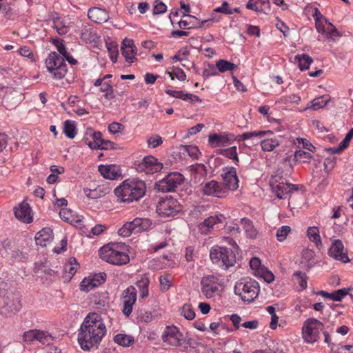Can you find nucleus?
Segmentation results:
<instances>
[{
    "instance_id": "obj_37",
    "label": "nucleus",
    "mask_w": 353,
    "mask_h": 353,
    "mask_svg": "<svg viewBox=\"0 0 353 353\" xmlns=\"http://www.w3.org/2000/svg\"><path fill=\"white\" fill-rule=\"evenodd\" d=\"M307 233L310 240L314 242L317 247L322 245L319 230L316 227H310Z\"/></svg>"
},
{
    "instance_id": "obj_17",
    "label": "nucleus",
    "mask_w": 353,
    "mask_h": 353,
    "mask_svg": "<svg viewBox=\"0 0 353 353\" xmlns=\"http://www.w3.org/2000/svg\"><path fill=\"white\" fill-rule=\"evenodd\" d=\"M123 297V313L125 316H129L132 312L133 305L137 301V291L133 286H129L125 291Z\"/></svg>"
},
{
    "instance_id": "obj_59",
    "label": "nucleus",
    "mask_w": 353,
    "mask_h": 353,
    "mask_svg": "<svg viewBox=\"0 0 353 353\" xmlns=\"http://www.w3.org/2000/svg\"><path fill=\"white\" fill-rule=\"evenodd\" d=\"M54 28L60 35H64L69 31V28L67 26L63 25L59 20L54 21Z\"/></svg>"
},
{
    "instance_id": "obj_13",
    "label": "nucleus",
    "mask_w": 353,
    "mask_h": 353,
    "mask_svg": "<svg viewBox=\"0 0 353 353\" xmlns=\"http://www.w3.org/2000/svg\"><path fill=\"white\" fill-rule=\"evenodd\" d=\"M181 210V205L176 199L172 196L166 197L160 201L157 206V212L163 217L174 216Z\"/></svg>"
},
{
    "instance_id": "obj_9",
    "label": "nucleus",
    "mask_w": 353,
    "mask_h": 353,
    "mask_svg": "<svg viewBox=\"0 0 353 353\" xmlns=\"http://www.w3.org/2000/svg\"><path fill=\"white\" fill-rule=\"evenodd\" d=\"M324 325L320 321L310 318L307 319L303 326L302 334L305 341L314 343L318 341L320 332L323 330Z\"/></svg>"
},
{
    "instance_id": "obj_18",
    "label": "nucleus",
    "mask_w": 353,
    "mask_h": 353,
    "mask_svg": "<svg viewBox=\"0 0 353 353\" xmlns=\"http://www.w3.org/2000/svg\"><path fill=\"white\" fill-rule=\"evenodd\" d=\"M202 192L207 196L222 197L225 194V188L221 183L212 180L203 185Z\"/></svg>"
},
{
    "instance_id": "obj_57",
    "label": "nucleus",
    "mask_w": 353,
    "mask_h": 353,
    "mask_svg": "<svg viewBox=\"0 0 353 353\" xmlns=\"http://www.w3.org/2000/svg\"><path fill=\"white\" fill-rule=\"evenodd\" d=\"M260 12L265 14H269L271 10L270 0H258Z\"/></svg>"
},
{
    "instance_id": "obj_8",
    "label": "nucleus",
    "mask_w": 353,
    "mask_h": 353,
    "mask_svg": "<svg viewBox=\"0 0 353 353\" xmlns=\"http://www.w3.org/2000/svg\"><path fill=\"white\" fill-rule=\"evenodd\" d=\"M21 300L18 294L8 292L0 294V313L9 316L21 309Z\"/></svg>"
},
{
    "instance_id": "obj_33",
    "label": "nucleus",
    "mask_w": 353,
    "mask_h": 353,
    "mask_svg": "<svg viewBox=\"0 0 353 353\" xmlns=\"http://www.w3.org/2000/svg\"><path fill=\"white\" fill-rule=\"evenodd\" d=\"M96 37L95 32L90 26H84L81 32V39L86 42H92L94 41Z\"/></svg>"
},
{
    "instance_id": "obj_28",
    "label": "nucleus",
    "mask_w": 353,
    "mask_h": 353,
    "mask_svg": "<svg viewBox=\"0 0 353 353\" xmlns=\"http://www.w3.org/2000/svg\"><path fill=\"white\" fill-rule=\"evenodd\" d=\"M79 266V265L76 259L74 257L70 258L69 263L65 264L63 267V277L70 280L76 273Z\"/></svg>"
},
{
    "instance_id": "obj_52",
    "label": "nucleus",
    "mask_w": 353,
    "mask_h": 353,
    "mask_svg": "<svg viewBox=\"0 0 353 353\" xmlns=\"http://www.w3.org/2000/svg\"><path fill=\"white\" fill-rule=\"evenodd\" d=\"M52 340V336L48 332L37 330V341L44 345L49 344Z\"/></svg>"
},
{
    "instance_id": "obj_2",
    "label": "nucleus",
    "mask_w": 353,
    "mask_h": 353,
    "mask_svg": "<svg viewBox=\"0 0 353 353\" xmlns=\"http://www.w3.org/2000/svg\"><path fill=\"white\" fill-rule=\"evenodd\" d=\"M146 186L141 180L127 179L122 184L115 188L114 194L118 201L124 203H130L138 201L145 193Z\"/></svg>"
},
{
    "instance_id": "obj_47",
    "label": "nucleus",
    "mask_w": 353,
    "mask_h": 353,
    "mask_svg": "<svg viewBox=\"0 0 353 353\" xmlns=\"http://www.w3.org/2000/svg\"><path fill=\"white\" fill-rule=\"evenodd\" d=\"M84 194L85 196L92 199H96L101 197L103 195L105 194L101 188H97L94 190H90L88 188H85L83 190Z\"/></svg>"
},
{
    "instance_id": "obj_48",
    "label": "nucleus",
    "mask_w": 353,
    "mask_h": 353,
    "mask_svg": "<svg viewBox=\"0 0 353 353\" xmlns=\"http://www.w3.org/2000/svg\"><path fill=\"white\" fill-rule=\"evenodd\" d=\"M137 319L142 322H151L153 320V316L152 315L151 312L139 309L137 310Z\"/></svg>"
},
{
    "instance_id": "obj_7",
    "label": "nucleus",
    "mask_w": 353,
    "mask_h": 353,
    "mask_svg": "<svg viewBox=\"0 0 353 353\" xmlns=\"http://www.w3.org/2000/svg\"><path fill=\"white\" fill-rule=\"evenodd\" d=\"M48 70L52 74L55 79H63L68 71L64 58L55 52H51L46 60Z\"/></svg>"
},
{
    "instance_id": "obj_54",
    "label": "nucleus",
    "mask_w": 353,
    "mask_h": 353,
    "mask_svg": "<svg viewBox=\"0 0 353 353\" xmlns=\"http://www.w3.org/2000/svg\"><path fill=\"white\" fill-rule=\"evenodd\" d=\"M37 339V330H31L25 332L23 334V341L25 343H30Z\"/></svg>"
},
{
    "instance_id": "obj_43",
    "label": "nucleus",
    "mask_w": 353,
    "mask_h": 353,
    "mask_svg": "<svg viewBox=\"0 0 353 353\" xmlns=\"http://www.w3.org/2000/svg\"><path fill=\"white\" fill-rule=\"evenodd\" d=\"M149 279L148 278H142L136 283L137 286L141 290L140 296L144 299L148 296Z\"/></svg>"
},
{
    "instance_id": "obj_61",
    "label": "nucleus",
    "mask_w": 353,
    "mask_h": 353,
    "mask_svg": "<svg viewBox=\"0 0 353 353\" xmlns=\"http://www.w3.org/2000/svg\"><path fill=\"white\" fill-rule=\"evenodd\" d=\"M216 67L212 64H208L207 68H205L203 71V77H209L210 76H215L218 74V71L216 70Z\"/></svg>"
},
{
    "instance_id": "obj_62",
    "label": "nucleus",
    "mask_w": 353,
    "mask_h": 353,
    "mask_svg": "<svg viewBox=\"0 0 353 353\" xmlns=\"http://www.w3.org/2000/svg\"><path fill=\"white\" fill-rule=\"evenodd\" d=\"M148 145L149 147L154 148L162 144L163 141L161 137L158 135L152 136L148 139Z\"/></svg>"
},
{
    "instance_id": "obj_30",
    "label": "nucleus",
    "mask_w": 353,
    "mask_h": 353,
    "mask_svg": "<svg viewBox=\"0 0 353 353\" xmlns=\"http://www.w3.org/2000/svg\"><path fill=\"white\" fill-rule=\"evenodd\" d=\"M113 340L114 343L123 347H129L134 341L132 336L124 334H118L115 335Z\"/></svg>"
},
{
    "instance_id": "obj_40",
    "label": "nucleus",
    "mask_w": 353,
    "mask_h": 353,
    "mask_svg": "<svg viewBox=\"0 0 353 353\" xmlns=\"http://www.w3.org/2000/svg\"><path fill=\"white\" fill-rule=\"evenodd\" d=\"M218 153L229 158L230 159H232L236 163L239 162L236 146H232L226 149H220Z\"/></svg>"
},
{
    "instance_id": "obj_63",
    "label": "nucleus",
    "mask_w": 353,
    "mask_h": 353,
    "mask_svg": "<svg viewBox=\"0 0 353 353\" xmlns=\"http://www.w3.org/2000/svg\"><path fill=\"white\" fill-rule=\"evenodd\" d=\"M315 257V253L312 250L305 249L302 252V259L306 262L313 261Z\"/></svg>"
},
{
    "instance_id": "obj_24",
    "label": "nucleus",
    "mask_w": 353,
    "mask_h": 353,
    "mask_svg": "<svg viewBox=\"0 0 353 353\" xmlns=\"http://www.w3.org/2000/svg\"><path fill=\"white\" fill-rule=\"evenodd\" d=\"M99 171L101 174L105 179L114 180L120 176L118 169L113 165L99 166Z\"/></svg>"
},
{
    "instance_id": "obj_27",
    "label": "nucleus",
    "mask_w": 353,
    "mask_h": 353,
    "mask_svg": "<svg viewBox=\"0 0 353 353\" xmlns=\"http://www.w3.org/2000/svg\"><path fill=\"white\" fill-rule=\"evenodd\" d=\"M208 141L213 147H221L227 145L230 142V139L227 135L212 134L209 135Z\"/></svg>"
},
{
    "instance_id": "obj_35",
    "label": "nucleus",
    "mask_w": 353,
    "mask_h": 353,
    "mask_svg": "<svg viewBox=\"0 0 353 353\" xmlns=\"http://www.w3.org/2000/svg\"><path fill=\"white\" fill-rule=\"evenodd\" d=\"M225 219V217L223 214L211 216L204 220L203 225L206 227L208 229H211L214 225L219 223H222Z\"/></svg>"
},
{
    "instance_id": "obj_42",
    "label": "nucleus",
    "mask_w": 353,
    "mask_h": 353,
    "mask_svg": "<svg viewBox=\"0 0 353 353\" xmlns=\"http://www.w3.org/2000/svg\"><path fill=\"white\" fill-rule=\"evenodd\" d=\"M99 286V283L92 280V278H85L80 284V288L81 291L88 292L95 288Z\"/></svg>"
},
{
    "instance_id": "obj_45",
    "label": "nucleus",
    "mask_w": 353,
    "mask_h": 353,
    "mask_svg": "<svg viewBox=\"0 0 353 353\" xmlns=\"http://www.w3.org/2000/svg\"><path fill=\"white\" fill-rule=\"evenodd\" d=\"M63 131L67 137L73 139L77 134L76 127L72 121L67 120L64 122Z\"/></svg>"
},
{
    "instance_id": "obj_15",
    "label": "nucleus",
    "mask_w": 353,
    "mask_h": 353,
    "mask_svg": "<svg viewBox=\"0 0 353 353\" xmlns=\"http://www.w3.org/2000/svg\"><path fill=\"white\" fill-rule=\"evenodd\" d=\"M162 168L163 164L158 162L156 158L152 156H148L143 158L142 161L137 165V170L150 174L157 172Z\"/></svg>"
},
{
    "instance_id": "obj_19",
    "label": "nucleus",
    "mask_w": 353,
    "mask_h": 353,
    "mask_svg": "<svg viewBox=\"0 0 353 353\" xmlns=\"http://www.w3.org/2000/svg\"><path fill=\"white\" fill-rule=\"evenodd\" d=\"M121 52L128 63H133L137 59V49L133 40L124 39L122 42Z\"/></svg>"
},
{
    "instance_id": "obj_60",
    "label": "nucleus",
    "mask_w": 353,
    "mask_h": 353,
    "mask_svg": "<svg viewBox=\"0 0 353 353\" xmlns=\"http://www.w3.org/2000/svg\"><path fill=\"white\" fill-rule=\"evenodd\" d=\"M169 76L173 80L174 77H176L179 81H184L185 79L186 75L183 70L180 68H176L174 70L173 72H168Z\"/></svg>"
},
{
    "instance_id": "obj_14",
    "label": "nucleus",
    "mask_w": 353,
    "mask_h": 353,
    "mask_svg": "<svg viewBox=\"0 0 353 353\" xmlns=\"http://www.w3.org/2000/svg\"><path fill=\"white\" fill-rule=\"evenodd\" d=\"M328 254L335 260L346 263L350 262L347 250L345 248L343 242L339 239L334 240L328 250Z\"/></svg>"
},
{
    "instance_id": "obj_50",
    "label": "nucleus",
    "mask_w": 353,
    "mask_h": 353,
    "mask_svg": "<svg viewBox=\"0 0 353 353\" xmlns=\"http://www.w3.org/2000/svg\"><path fill=\"white\" fill-rule=\"evenodd\" d=\"M265 134H272L271 131L247 132L239 135L241 140H247L254 137H258Z\"/></svg>"
},
{
    "instance_id": "obj_38",
    "label": "nucleus",
    "mask_w": 353,
    "mask_h": 353,
    "mask_svg": "<svg viewBox=\"0 0 353 353\" xmlns=\"http://www.w3.org/2000/svg\"><path fill=\"white\" fill-rule=\"evenodd\" d=\"M221 290L222 288H216V286L208 287L201 285V292L208 299L214 298L216 295H219Z\"/></svg>"
},
{
    "instance_id": "obj_39",
    "label": "nucleus",
    "mask_w": 353,
    "mask_h": 353,
    "mask_svg": "<svg viewBox=\"0 0 353 353\" xmlns=\"http://www.w3.org/2000/svg\"><path fill=\"white\" fill-rule=\"evenodd\" d=\"M183 17L185 19L181 20L178 22L179 26L183 29H190L194 27L195 23L194 21H197V19L189 14H183Z\"/></svg>"
},
{
    "instance_id": "obj_53",
    "label": "nucleus",
    "mask_w": 353,
    "mask_h": 353,
    "mask_svg": "<svg viewBox=\"0 0 353 353\" xmlns=\"http://www.w3.org/2000/svg\"><path fill=\"white\" fill-rule=\"evenodd\" d=\"M101 91L105 92L104 97L107 100H111L114 98V91L110 83H104L103 86L101 88Z\"/></svg>"
},
{
    "instance_id": "obj_6",
    "label": "nucleus",
    "mask_w": 353,
    "mask_h": 353,
    "mask_svg": "<svg viewBox=\"0 0 353 353\" xmlns=\"http://www.w3.org/2000/svg\"><path fill=\"white\" fill-rule=\"evenodd\" d=\"M212 263L225 268L232 267L236 263V255L232 250L225 247H213L210 253Z\"/></svg>"
},
{
    "instance_id": "obj_55",
    "label": "nucleus",
    "mask_w": 353,
    "mask_h": 353,
    "mask_svg": "<svg viewBox=\"0 0 353 353\" xmlns=\"http://www.w3.org/2000/svg\"><path fill=\"white\" fill-rule=\"evenodd\" d=\"M181 314L188 320H192L195 317V313L190 305H184L181 308Z\"/></svg>"
},
{
    "instance_id": "obj_23",
    "label": "nucleus",
    "mask_w": 353,
    "mask_h": 353,
    "mask_svg": "<svg viewBox=\"0 0 353 353\" xmlns=\"http://www.w3.org/2000/svg\"><path fill=\"white\" fill-rule=\"evenodd\" d=\"M316 28L317 31L321 34H325L327 37H339L341 36L339 32L337 30V29L333 26L332 23H328L329 26H330V28H325V21L324 20H320V21H318V19H316Z\"/></svg>"
},
{
    "instance_id": "obj_31",
    "label": "nucleus",
    "mask_w": 353,
    "mask_h": 353,
    "mask_svg": "<svg viewBox=\"0 0 353 353\" xmlns=\"http://www.w3.org/2000/svg\"><path fill=\"white\" fill-rule=\"evenodd\" d=\"M295 60L298 61L301 70H307L313 62L312 58L306 54H297L295 57Z\"/></svg>"
},
{
    "instance_id": "obj_1",
    "label": "nucleus",
    "mask_w": 353,
    "mask_h": 353,
    "mask_svg": "<svg viewBox=\"0 0 353 353\" xmlns=\"http://www.w3.org/2000/svg\"><path fill=\"white\" fill-rule=\"evenodd\" d=\"M106 333L107 328L101 316L97 313L89 314L81 325L78 343L84 351L97 349Z\"/></svg>"
},
{
    "instance_id": "obj_25",
    "label": "nucleus",
    "mask_w": 353,
    "mask_h": 353,
    "mask_svg": "<svg viewBox=\"0 0 353 353\" xmlns=\"http://www.w3.org/2000/svg\"><path fill=\"white\" fill-rule=\"evenodd\" d=\"M88 16L97 23H101L107 20V14L105 10L98 8L89 9Z\"/></svg>"
},
{
    "instance_id": "obj_20",
    "label": "nucleus",
    "mask_w": 353,
    "mask_h": 353,
    "mask_svg": "<svg viewBox=\"0 0 353 353\" xmlns=\"http://www.w3.org/2000/svg\"><path fill=\"white\" fill-rule=\"evenodd\" d=\"M224 188L230 190H236L239 187V179L234 168H227V170L222 174Z\"/></svg>"
},
{
    "instance_id": "obj_10",
    "label": "nucleus",
    "mask_w": 353,
    "mask_h": 353,
    "mask_svg": "<svg viewBox=\"0 0 353 353\" xmlns=\"http://www.w3.org/2000/svg\"><path fill=\"white\" fill-rule=\"evenodd\" d=\"M270 185L278 198L285 199L290 193L296 191V185L291 184L281 175L273 176L270 180Z\"/></svg>"
},
{
    "instance_id": "obj_34",
    "label": "nucleus",
    "mask_w": 353,
    "mask_h": 353,
    "mask_svg": "<svg viewBox=\"0 0 353 353\" xmlns=\"http://www.w3.org/2000/svg\"><path fill=\"white\" fill-rule=\"evenodd\" d=\"M280 142L276 139L270 138L265 139L261 141V148L263 151L270 152L275 149L276 147L279 146Z\"/></svg>"
},
{
    "instance_id": "obj_44",
    "label": "nucleus",
    "mask_w": 353,
    "mask_h": 353,
    "mask_svg": "<svg viewBox=\"0 0 353 353\" xmlns=\"http://www.w3.org/2000/svg\"><path fill=\"white\" fill-rule=\"evenodd\" d=\"M294 160L302 163H309L312 158L311 154L302 150H296L294 152Z\"/></svg>"
},
{
    "instance_id": "obj_5",
    "label": "nucleus",
    "mask_w": 353,
    "mask_h": 353,
    "mask_svg": "<svg viewBox=\"0 0 353 353\" xmlns=\"http://www.w3.org/2000/svg\"><path fill=\"white\" fill-rule=\"evenodd\" d=\"M259 292L258 283L250 279L240 281L234 287L235 294L248 303L252 302L258 296Z\"/></svg>"
},
{
    "instance_id": "obj_41",
    "label": "nucleus",
    "mask_w": 353,
    "mask_h": 353,
    "mask_svg": "<svg viewBox=\"0 0 353 353\" xmlns=\"http://www.w3.org/2000/svg\"><path fill=\"white\" fill-rule=\"evenodd\" d=\"M201 285L203 286L214 287L222 288L219 282V279L214 275L205 276L201 279Z\"/></svg>"
},
{
    "instance_id": "obj_12",
    "label": "nucleus",
    "mask_w": 353,
    "mask_h": 353,
    "mask_svg": "<svg viewBox=\"0 0 353 353\" xmlns=\"http://www.w3.org/2000/svg\"><path fill=\"white\" fill-rule=\"evenodd\" d=\"M151 221L148 219H134L132 221L125 223L118 231L119 235L128 237L132 233L137 234L146 231L151 226Z\"/></svg>"
},
{
    "instance_id": "obj_11",
    "label": "nucleus",
    "mask_w": 353,
    "mask_h": 353,
    "mask_svg": "<svg viewBox=\"0 0 353 353\" xmlns=\"http://www.w3.org/2000/svg\"><path fill=\"white\" fill-rule=\"evenodd\" d=\"M184 179L182 174L178 172H170L156 183L155 189L162 192H173L184 181Z\"/></svg>"
},
{
    "instance_id": "obj_49",
    "label": "nucleus",
    "mask_w": 353,
    "mask_h": 353,
    "mask_svg": "<svg viewBox=\"0 0 353 353\" xmlns=\"http://www.w3.org/2000/svg\"><path fill=\"white\" fill-rule=\"evenodd\" d=\"M93 142L88 143V145L92 149L99 148L100 144L103 141L102 134L101 132H95L92 134Z\"/></svg>"
},
{
    "instance_id": "obj_4",
    "label": "nucleus",
    "mask_w": 353,
    "mask_h": 353,
    "mask_svg": "<svg viewBox=\"0 0 353 353\" xmlns=\"http://www.w3.org/2000/svg\"><path fill=\"white\" fill-rule=\"evenodd\" d=\"M161 339L167 345L181 347L183 350H188L190 345V340H187L179 329L174 325L166 326Z\"/></svg>"
},
{
    "instance_id": "obj_21",
    "label": "nucleus",
    "mask_w": 353,
    "mask_h": 353,
    "mask_svg": "<svg viewBox=\"0 0 353 353\" xmlns=\"http://www.w3.org/2000/svg\"><path fill=\"white\" fill-rule=\"evenodd\" d=\"M14 214L17 219L24 223H29L32 221L31 209L27 202L23 201L17 208H15Z\"/></svg>"
},
{
    "instance_id": "obj_22",
    "label": "nucleus",
    "mask_w": 353,
    "mask_h": 353,
    "mask_svg": "<svg viewBox=\"0 0 353 353\" xmlns=\"http://www.w3.org/2000/svg\"><path fill=\"white\" fill-rule=\"evenodd\" d=\"M53 239V232L50 228H44L35 235L37 245L46 246Z\"/></svg>"
},
{
    "instance_id": "obj_16",
    "label": "nucleus",
    "mask_w": 353,
    "mask_h": 353,
    "mask_svg": "<svg viewBox=\"0 0 353 353\" xmlns=\"http://www.w3.org/2000/svg\"><path fill=\"white\" fill-rule=\"evenodd\" d=\"M250 266L256 276L263 278L267 283H271L274 280V275L261 264L259 258L253 257L250 261Z\"/></svg>"
},
{
    "instance_id": "obj_32",
    "label": "nucleus",
    "mask_w": 353,
    "mask_h": 353,
    "mask_svg": "<svg viewBox=\"0 0 353 353\" xmlns=\"http://www.w3.org/2000/svg\"><path fill=\"white\" fill-rule=\"evenodd\" d=\"M330 100V97L327 94L315 98L311 101V107H307L305 109L312 108L313 110H318L322 108L327 104Z\"/></svg>"
},
{
    "instance_id": "obj_58",
    "label": "nucleus",
    "mask_w": 353,
    "mask_h": 353,
    "mask_svg": "<svg viewBox=\"0 0 353 353\" xmlns=\"http://www.w3.org/2000/svg\"><path fill=\"white\" fill-rule=\"evenodd\" d=\"M167 10V6L160 0H155L153 9L154 14H163Z\"/></svg>"
},
{
    "instance_id": "obj_51",
    "label": "nucleus",
    "mask_w": 353,
    "mask_h": 353,
    "mask_svg": "<svg viewBox=\"0 0 353 353\" xmlns=\"http://www.w3.org/2000/svg\"><path fill=\"white\" fill-rule=\"evenodd\" d=\"M291 232V228L288 225H283L279 228L276 232V238L279 241H283Z\"/></svg>"
},
{
    "instance_id": "obj_64",
    "label": "nucleus",
    "mask_w": 353,
    "mask_h": 353,
    "mask_svg": "<svg viewBox=\"0 0 353 353\" xmlns=\"http://www.w3.org/2000/svg\"><path fill=\"white\" fill-rule=\"evenodd\" d=\"M124 125L120 123L113 122L108 126L109 131L112 134H116L121 132L124 129Z\"/></svg>"
},
{
    "instance_id": "obj_36",
    "label": "nucleus",
    "mask_w": 353,
    "mask_h": 353,
    "mask_svg": "<svg viewBox=\"0 0 353 353\" xmlns=\"http://www.w3.org/2000/svg\"><path fill=\"white\" fill-rule=\"evenodd\" d=\"M216 67L217 68L218 71L220 72L232 71L233 70L237 68V66L234 63L224 59H220L217 61L216 63Z\"/></svg>"
},
{
    "instance_id": "obj_26",
    "label": "nucleus",
    "mask_w": 353,
    "mask_h": 353,
    "mask_svg": "<svg viewBox=\"0 0 353 353\" xmlns=\"http://www.w3.org/2000/svg\"><path fill=\"white\" fill-rule=\"evenodd\" d=\"M350 288H343L336 290L333 292L329 293L325 291H319L318 292L319 294L321 295L325 298H328L335 301H341L347 294H348V292Z\"/></svg>"
},
{
    "instance_id": "obj_3",
    "label": "nucleus",
    "mask_w": 353,
    "mask_h": 353,
    "mask_svg": "<svg viewBox=\"0 0 353 353\" xmlns=\"http://www.w3.org/2000/svg\"><path fill=\"white\" fill-rule=\"evenodd\" d=\"M100 257L106 262L115 265H123L129 263V255L121 251L118 245L114 243H108L103 246L99 251Z\"/></svg>"
},
{
    "instance_id": "obj_56",
    "label": "nucleus",
    "mask_w": 353,
    "mask_h": 353,
    "mask_svg": "<svg viewBox=\"0 0 353 353\" xmlns=\"http://www.w3.org/2000/svg\"><path fill=\"white\" fill-rule=\"evenodd\" d=\"M294 276L296 277L297 281L300 285L301 289H305L307 288V279L306 274L301 272H296L294 274Z\"/></svg>"
},
{
    "instance_id": "obj_29",
    "label": "nucleus",
    "mask_w": 353,
    "mask_h": 353,
    "mask_svg": "<svg viewBox=\"0 0 353 353\" xmlns=\"http://www.w3.org/2000/svg\"><path fill=\"white\" fill-rule=\"evenodd\" d=\"M241 225L243 226L246 235L251 239H254L257 236L258 231L254 227L253 223L247 218L241 219Z\"/></svg>"
},
{
    "instance_id": "obj_46",
    "label": "nucleus",
    "mask_w": 353,
    "mask_h": 353,
    "mask_svg": "<svg viewBox=\"0 0 353 353\" xmlns=\"http://www.w3.org/2000/svg\"><path fill=\"white\" fill-rule=\"evenodd\" d=\"M59 216L62 220L68 223H72L77 222L72 212L68 208H62L59 212Z\"/></svg>"
}]
</instances>
